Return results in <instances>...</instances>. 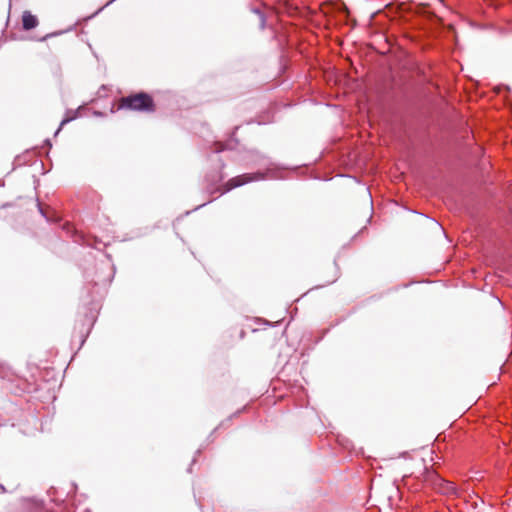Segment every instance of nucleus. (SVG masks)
<instances>
[{
	"label": "nucleus",
	"instance_id": "obj_1",
	"mask_svg": "<svg viewBox=\"0 0 512 512\" xmlns=\"http://www.w3.org/2000/svg\"><path fill=\"white\" fill-rule=\"evenodd\" d=\"M121 107L138 111L153 110V99L146 93H138L122 99Z\"/></svg>",
	"mask_w": 512,
	"mask_h": 512
},
{
	"label": "nucleus",
	"instance_id": "obj_2",
	"mask_svg": "<svg viewBox=\"0 0 512 512\" xmlns=\"http://www.w3.org/2000/svg\"><path fill=\"white\" fill-rule=\"evenodd\" d=\"M256 178V175L253 173H245L242 175L235 176L231 179H229L223 186L221 194H224L226 192H229L230 190L240 187L246 183L254 181Z\"/></svg>",
	"mask_w": 512,
	"mask_h": 512
},
{
	"label": "nucleus",
	"instance_id": "obj_3",
	"mask_svg": "<svg viewBox=\"0 0 512 512\" xmlns=\"http://www.w3.org/2000/svg\"><path fill=\"white\" fill-rule=\"evenodd\" d=\"M38 25V19L29 11H25L22 15V26L26 31L32 30Z\"/></svg>",
	"mask_w": 512,
	"mask_h": 512
},
{
	"label": "nucleus",
	"instance_id": "obj_4",
	"mask_svg": "<svg viewBox=\"0 0 512 512\" xmlns=\"http://www.w3.org/2000/svg\"><path fill=\"white\" fill-rule=\"evenodd\" d=\"M421 478L424 482L435 484L437 481H440L437 473L431 469L425 468L421 474Z\"/></svg>",
	"mask_w": 512,
	"mask_h": 512
},
{
	"label": "nucleus",
	"instance_id": "obj_5",
	"mask_svg": "<svg viewBox=\"0 0 512 512\" xmlns=\"http://www.w3.org/2000/svg\"><path fill=\"white\" fill-rule=\"evenodd\" d=\"M211 149L214 153H219L224 150L233 149V141L230 140L227 143L216 141L212 144Z\"/></svg>",
	"mask_w": 512,
	"mask_h": 512
},
{
	"label": "nucleus",
	"instance_id": "obj_6",
	"mask_svg": "<svg viewBox=\"0 0 512 512\" xmlns=\"http://www.w3.org/2000/svg\"><path fill=\"white\" fill-rule=\"evenodd\" d=\"M75 242H78L81 245L93 246L95 248H98L96 244L90 243V241L83 234L76 233Z\"/></svg>",
	"mask_w": 512,
	"mask_h": 512
},
{
	"label": "nucleus",
	"instance_id": "obj_7",
	"mask_svg": "<svg viewBox=\"0 0 512 512\" xmlns=\"http://www.w3.org/2000/svg\"><path fill=\"white\" fill-rule=\"evenodd\" d=\"M28 503L36 512H41L43 509V502L41 500L32 498L28 500Z\"/></svg>",
	"mask_w": 512,
	"mask_h": 512
},
{
	"label": "nucleus",
	"instance_id": "obj_8",
	"mask_svg": "<svg viewBox=\"0 0 512 512\" xmlns=\"http://www.w3.org/2000/svg\"><path fill=\"white\" fill-rule=\"evenodd\" d=\"M75 118H76V114H74L73 116H66V117L61 121L59 128H58V129H57V131L55 132V135H57V134L60 132V130L62 129V127H63L64 125H66L67 123H69L70 121H72V120H73V119H75Z\"/></svg>",
	"mask_w": 512,
	"mask_h": 512
},
{
	"label": "nucleus",
	"instance_id": "obj_9",
	"mask_svg": "<svg viewBox=\"0 0 512 512\" xmlns=\"http://www.w3.org/2000/svg\"><path fill=\"white\" fill-rule=\"evenodd\" d=\"M38 206H39L40 213L46 218V220H48V221H56L57 220V219H52L50 216H48L40 204Z\"/></svg>",
	"mask_w": 512,
	"mask_h": 512
},
{
	"label": "nucleus",
	"instance_id": "obj_10",
	"mask_svg": "<svg viewBox=\"0 0 512 512\" xmlns=\"http://www.w3.org/2000/svg\"><path fill=\"white\" fill-rule=\"evenodd\" d=\"M257 14H258V17H260L261 22H264V18H263L262 15H260V11L259 10L257 11Z\"/></svg>",
	"mask_w": 512,
	"mask_h": 512
},
{
	"label": "nucleus",
	"instance_id": "obj_11",
	"mask_svg": "<svg viewBox=\"0 0 512 512\" xmlns=\"http://www.w3.org/2000/svg\"><path fill=\"white\" fill-rule=\"evenodd\" d=\"M54 34H47L46 36H44L41 40H46L48 37H51L53 36Z\"/></svg>",
	"mask_w": 512,
	"mask_h": 512
},
{
	"label": "nucleus",
	"instance_id": "obj_12",
	"mask_svg": "<svg viewBox=\"0 0 512 512\" xmlns=\"http://www.w3.org/2000/svg\"><path fill=\"white\" fill-rule=\"evenodd\" d=\"M251 11H252L253 13H256V7H253V6H252V7H251Z\"/></svg>",
	"mask_w": 512,
	"mask_h": 512
},
{
	"label": "nucleus",
	"instance_id": "obj_13",
	"mask_svg": "<svg viewBox=\"0 0 512 512\" xmlns=\"http://www.w3.org/2000/svg\"><path fill=\"white\" fill-rule=\"evenodd\" d=\"M114 1H115V0H110V1L106 4V6H108L109 4H111V3H112V2H114Z\"/></svg>",
	"mask_w": 512,
	"mask_h": 512
},
{
	"label": "nucleus",
	"instance_id": "obj_14",
	"mask_svg": "<svg viewBox=\"0 0 512 512\" xmlns=\"http://www.w3.org/2000/svg\"><path fill=\"white\" fill-rule=\"evenodd\" d=\"M335 268H336V274H337L339 271V268L336 265H335Z\"/></svg>",
	"mask_w": 512,
	"mask_h": 512
}]
</instances>
